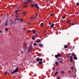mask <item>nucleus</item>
Here are the masks:
<instances>
[{
    "label": "nucleus",
    "mask_w": 79,
    "mask_h": 79,
    "mask_svg": "<svg viewBox=\"0 0 79 79\" xmlns=\"http://www.w3.org/2000/svg\"><path fill=\"white\" fill-rule=\"evenodd\" d=\"M32 0H25L23 2V4H26V3H28V2H32Z\"/></svg>",
    "instance_id": "f257e3e1"
},
{
    "label": "nucleus",
    "mask_w": 79,
    "mask_h": 79,
    "mask_svg": "<svg viewBox=\"0 0 79 79\" xmlns=\"http://www.w3.org/2000/svg\"><path fill=\"white\" fill-rule=\"evenodd\" d=\"M19 70H18V68L17 67L15 70V71H13V72H12L11 73V74H13L14 73H17V72H18Z\"/></svg>",
    "instance_id": "f03ea898"
},
{
    "label": "nucleus",
    "mask_w": 79,
    "mask_h": 79,
    "mask_svg": "<svg viewBox=\"0 0 79 79\" xmlns=\"http://www.w3.org/2000/svg\"><path fill=\"white\" fill-rule=\"evenodd\" d=\"M73 56H74V60H77V56H76V55L75 54H73Z\"/></svg>",
    "instance_id": "7ed1b4c3"
},
{
    "label": "nucleus",
    "mask_w": 79,
    "mask_h": 79,
    "mask_svg": "<svg viewBox=\"0 0 79 79\" xmlns=\"http://www.w3.org/2000/svg\"><path fill=\"white\" fill-rule=\"evenodd\" d=\"M69 57H70L71 62H72L73 60H73V57L72 56H69Z\"/></svg>",
    "instance_id": "20e7f679"
},
{
    "label": "nucleus",
    "mask_w": 79,
    "mask_h": 79,
    "mask_svg": "<svg viewBox=\"0 0 79 79\" xmlns=\"http://www.w3.org/2000/svg\"><path fill=\"white\" fill-rule=\"evenodd\" d=\"M30 47V49L32 50V49H33V47L32 46V45H31V44H29Z\"/></svg>",
    "instance_id": "39448f33"
},
{
    "label": "nucleus",
    "mask_w": 79,
    "mask_h": 79,
    "mask_svg": "<svg viewBox=\"0 0 79 79\" xmlns=\"http://www.w3.org/2000/svg\"><path fill=\"white\" fill-rule=\"evenodd\" d=\"M7 23H8V19L7 20V21H6V22L5 23V25L6 26H7Z\"/></svg>",
    "instance_id": "423d86ee"
},
{
    "label": "nucleus",
    "mask_w": 79,
    "mask_h": 79,
    "mask_svg": "<svg viewBox=\"0 0 79 79\" xmlns=\"http://www.w3.org/2000/svg\"><path fill=\"white\" fill-rule=\"evenodd\" d=\"M54 25L55 24H51V27H52V28H53V26H54Z\"/></svg>",
    "instance_id": "0eeeda50"
},
{
    "label": "nucleus",
    "mask_w": 79,
    "mask_h": 79,
    "mask_svg": "<svg viewBox=\"0 0 79 79\" xmlns=\"http://www.w3.org/2000/svg\"><path fill=\"white\" fill-rule=\"evenodd\" d=\"M42 63H43V62L42 61H40L39 62V64H40V65H41Z\"/></svg>",
    "instance_id": "6e6552de"
},
{
    "label": "nucleus",
    "mask_w": 79,
    "mask_h": 79,
    "mask_svg": "<svg viewBox=\"0 0 79 79\" xmlns=\"http://www.w3.org/2000/svg\"><path fill=\"white\" fill-rule=\"evenodd\" d=\"M43 26H44V23H41L40 24V27H43Z\"/></svg>",
    "instance_id": "1a4fd4ad"
},
{
    "label": "nucleus",
    "mask_w": 79,
    "mask_h": 79,
    "mask_svg": "<svg viewBox=\"0 0 79 79\" xmlns=\"http://www.w3.org/2000/svg\"><path fill=\"white\" fill-rule=\"evenodd\" d=\"M23 15H26V12H24L23 13Z\"/></svg>",
    "instance_id": "9d476101"
},
{
    "label": "nucleus",
    "mask_w": 79,
    "mask_h": 79,
    "mask_svg": "<svg viewBox=\"0 0 79 79\" xmlns=\"http://www.w3.org/2000/svg\"><path fill=\"white\" fill-rule=\"evenodd\" d=\"M12 24H16V22L15 21H12L11 22Z\"/></svg>",
    "instance_id": "9b49d317"
},
{
    "label": "nucleus",
    "mask_w": 79,
    "mask_h": 79,
    "mask_svg": "<svg viewBox=\"0 0 79 79\" xmlns=\"http://www.w3.org/2000/svg\"><path fill=\"white\" fill-rule=\"evenodd\" d=\"M27 6H28V5H25L23 6V8H26V7H27Z\"/></svg>",
    "instance_id": "f8f14e48"
},
{
    "label": "nucleus",
    "mask_w": 79,
    "mask_h": 79,
    "mask_svg": "<svg viewBox=\"0 0 79 79\" xmlns=\"http://www.w3.org/2000/svg\"><path fill=\"white\" fill-rule=\"evenodd\" d=\"M39 58H37L36 59L37 61H40V60Z\"/></svg>",
    "instance_id": "ddd939ff"
},
{
    "label": "nucleus",
    "mask_w": 79,
    "mask_h": 79,
    "mask_svg": "<svg viewBox=\"0 0 79 79\" xmlns=\"http://www.w3.org/2000/svg\"><path fill=\"white\" fill-rule=\"evenodd\" d=\"M68 48V46L66 45H64V48Z\"/></svg>",
    "instance_id": "4468645a"
},
{
    "label": "nucleus",
    "mask_w": 79,
    "mask_h": 79,
    "mask_svg": "<svg viewBox=\"0 0 79 79\" xmlns=\"http://www.w3.org/2000/svg\"><path fill=\"white\" fill-rule=\"evenodd\" d=\"M40 39H39L38 40V41H36V42L37 43H39V42H40Z\"/></svg>",
    "instance_id": "2eb2a0df"
},
{
    "label": "nucleus",
    "mask_w": 79,
    "mask_h": 79,
    "mask_svg": "<svg viewBox=\"0 0 79 79\" xmlns=\"http://www.w3.org/2000/svg\"><path fill=\"white\" fill-rule=\"evenodd\" d=\"M36 8L38 9V11H39V7L38 6H36Z\"/></svg>",
    "instance_id": "dca6fc26"
},
{
    "label": "nucleus",
    "mask_w": 79,
    "mask_h": 79,
    "mask_svg": "<svg viewBox=\"0 0 79 79\" xmlns=\"http://www.w3.org/2000/svg\"><path fill=\"white\" fill-rule=\"evenodd\" d=\"M39 46H40V47H42V46H43V44H39Z\"/></svg>",
    "instance_id": "f3484780"
},
{
    "label": "nucleus",
    "mask_w": 79,
    "mask_h": 79,
    "mask_svg": "<svg viewBox=\"0 0 79 79\" xmlns=\"http://www.w3.org/2000/svg\"><path fill=\"white\" fill-rule=\"evenodd\" d=\"M33 32L34 34H35V33H36V31H35V30H33Z\"/></svg>",
    "instance_id": "a211bd4d"
},
{
    "label": "nucleus",
    "mask_w": 79,
    "mask_h": 79,
    "mask_svg": "<svg viewBox=\"0 0 79 79\" xmlns=\"http://www.w3.org/2000/svg\"><path fill=\"white\" fill-rule=\"evenodd\" d=\"M69 22H70V21H69V20H68L67 22H66V23H67V24H69L68 23H69Z\"/></svg>",
    "instance_id": "6ab92c4d"
},
{
    "label": "nucleus",
    "mask_w": 79,
    "mask_h": 79,
    "mask_svg": "<svg viewBox=\"0 0 79 79\" xmlns=\"http://www.w3.org/2000/svg\"><path fill=\"white\" fill-rule=\"evenodd\" d=\"M55 58H57L58 57V56L57 55H55Z\"/></svg>",
    "instance_id": "aec40b11"
},
{
    "label": "nucleus",
    "mask_w": 79,
    "mask_h": 79,
    "mask_svg": "<svg viewBox=\"0 0 79 79\" xmlns=\"http://www.w3.org/2000/svg\"><path fill=\"white\" fill-rule=\"evenodd\" d=\"M5 30L6 31H8V28H6Z\"/></svg>",
    "instance_id": "412c9836"
},
{
    "label": "nucleus",
    "mask_w": 79,
    "mask_h": 79,
    "mask_svg": "<svg viewBox=\"0 0 79 79\" xmlns=\"http://www.w3.org/2000/svg\"><path fill=\"white\" fill-rule=\"evenodd\" d=\"M32 40H35V38L34 36H32Z\"/></svg>",
    "instance_id": "4be33fe9"
},
{
    "label": "nucleus",
    "mask_w": 79,
    "mask_h": 79,
    "mask_svg": "<svg viewBox=\"0 0 79 79\" xmlns=\"http://www.w3.org/2000/svg\"><path fill=\"white\" fill-rule=\"evenodd\" d=\"M34 6H36V7L37 6H38V4H34Z\"/></svg>",
    "instance_id": "5701e85b"
},
{
    "label": "nucleus",
    "mask_w": 79,
    "mask_h": 79,
    "mask_svg": "<svg viewBox=\"0 0 79 79\" xmlns=\"http://www.w3.org/2000/svg\"><path fill=\"white\" fill-rule=\"evenodd\" d=\"M33 45L34 46H36V45H37V44L35 43L33 44Z\"/></svg>",
    "instance_id": "b1692460"
},
{
    "label": "nucleus",
    "mask_w": 79,
    "mask_h": 79,
    "mask_svg": "<svg viewBox=\"0 0 79 79\" xmlns=\"http://www.w3.org/2000/svg\"><path fill=\"white\" fill-rule=\"evenodd\" d=\"M62 19H65V17H64V16H62Z\"/></svg>",
    "instance_id": "393cba45"
},
{
    "label": "nucleus",
    "mask_w": 79,
    "mask_h": 79,
    "mask_svg": "<svg viewBox=\"0 0 79 79\" xmlns=\"http://www.w3.org/2000/svg\"><path fill=\"white\" fill-rule=\"evenodd\" d=\"M32 50H31V49H30L28 51V53H29V52H31Z\"/></svg>",
    "instance_id": "a878e982"
},
{
    "label": "nucleus",
    "mask_w": 79,
    "mask_h": 79,
    "mask_svg": "<svg viewBox=\"0 0 79 79\" xmlns=\"http://www.w3.org/2000/svg\"><path fill=\"white\" fill-rule=\"evenodd\" d=\"M57 56H59V57H60L61 55H60V54H57Z\"/></svg>",
    "instance_id": "bb28decb"
},
{
    "label": "nucleus",
    "mask_w": 79,
    "mask_h": 79,
    "mask_svg": "<svg viewBox=\"0 0 79 79\" xmlns=\"http://www.w3.org/2000/svg\"><path fill=\"white\" fill-rule=\"evenodd\" d=\"M19 20V19L18 18H17L16 19H15V21H16V20Z\"/></svg>",
    "instance_id": "cd10ccee"
},
{
    "label": "nucleus",
    "mask_w": 79,
    "mask_h": 79,
    "mask_svg": "<svg viewBox=\"0 0 79 79\" xmlns=\"http://www.w3.org/2000/svg\"><path fill=\"white\" fill-rule=\"evenodd\" d=\"M74 77V79H79V78H77V77Z\"/></svg>",
    "instance_id": "c85d7f7f"
},
{
    "label": "nucleus",
    "mask_w": 79,
    "mask_h": 79,
    "mask_svg": "<svg viewBox=\"0 0 79 79\" xmlns=\"http://www.w3.org/2000/svg\"><path fill=\"white\" fill-rule=\"evenodd\" d=\"M76 5H77V6H79V3H76Z\"/></svg>",
    "instance_id": "c756f323"
},
{
    "label": "nucleus",
    "mask_w": 79,
    "mask_h": 79,
    "mask_svg": "<svg viewBox=\"0 0 79 79\" xmlns=\"http://www.w3.org/2000/svg\"><path fill=\"white\" fill-rule=\"evenodd\" d=\"M55 64H56V65H58V62H56Z\"/></svg>",
    "instance_id": "7c9ffc66"
},
{
    "label": "nucleus",
    "mask_w": 79,
    "mask_h": 79,
    "mask_svg": "<svg viewBox=\"0 0 79 79\" xmlns=\"http://www.w3.org/2000/svg\"><path fill=\"white\" fill-rule=\"evenodd\" d=\"M7 73H8V72L6 71V73H4L5 75H6V74H7Z\"/></svg>",
    "instance_id": "2f4dec72"
},
{
    "label": "nucleus",
    "mask_w": 79,
    "mask_h": 79,
    "mask_svg": "<svg viewBox=\"0 0 79 79\" xmlns=\"http://www.w3.org/2000/svg\"><path fill=\"white\" fill-rule=\"evenodd\" d=\"M18 10H16L15 11V13L16 14L18 13Z\"/></svg>",
    "instance_id": "473e14b6"
},
{
    "label": "nucleus",
    "mask_w": 79,
    "mask_h": 79,
    "mask_svg": "<svg viewBox=\"0 0 79 79\" xmlns=\"http://www.w3.org/2000/svg\"><path fill=\"white\" fill-rule=\"evenodd\" d=\"M57 73H58V72H56L55 73V75H56L57 74Z\"/></svg>",
    "instance_id": "72a5a7b5"
},
{
    "label": "nucleus",
    "mask_w": 79,
    "mask_h": 79,
    "mask_svg": "<svg viewBox=\"0 0 79 79\" xmlns=\"http://www.w3.org/2000/svg\"><path fill=\"white\" fill-rule=\"evenodd\" d=\"M27 45V44H26V43H24L23 44V45H25V46H26Z\"/></svg>",
    "instance_id": "f704fd0d"
},
{
    "label": "nucleus",
    "mask_w": 79,
    "mask_h": 79,
    "mask_svg": "<svg viewBox=\"0 0 79 79\" xmlns=\"http://www.w3.org/2000/svg\"><path fill=\"white\" fill-rule=\"evenodd\" d=\"M31 7L32 8H33V7L34 6V5H33L32 4H31Z\"/></svg>",
    "instance_id": "c9c22d12"
},
{
    "label": "nucleus",
    "mask_w": 79,
    "mask_h": 79,
    "mask_svg": "<svg viewBox=\"0 0 79 79\" xmlns=\"http://www.w3.org/2000/svg\"><path fill=\"white\" fill-rule=\"evenodd\" d=\"M40 60L42 61L43 60V59H42V58L40 59Z\"/></svg>",
    "instance_id": "e433bc0d"
},
{
    "label": "nucleus",
    "mask_w": 79,
    "mask_h": 79,
    "mask_svg": "<svg viewBox=\"0 0 79 79\" xmlns=\"http://www.w3.org/2000/svg\"><path fill=\"white\" fill-rule=\"evenodd\" d=\"M74 25H76V23H73L72 25V26H74Z\"/></svg>",
    "instance_id": "4c0bfd02"
},
{
    "label": "nucleus",
    "mask_w": 79,
    "mask_h": 79,
    "mask_svg": "<svg viewBox=\"0 0 79 79\" xmlns=\"http://www.w3.org/2000/svg\"><path fill=\"white\" fill-rule=\"evenodd\" d=\"M53 14H52L50 15V16H53Z\"/></svg>",
    "instance_id": "58836bf2"
},
{
    "label": "nucleus",
    "mask_w": 79,
    "mask_h": 79,
    "mask_svg": "<svg viewBox=\"0 0 79 79\" xmlns=\"http://www.w3.org/2000/svg\"><path fill=\"white\" fill-rule=\"evenodd\" d=\"M39 56H41V54H39Z\"/></svg>",
    "instance_id": "ea45409f"
},
{
    "label": "nucleus",
    "mask_w": 79,
    "mask_h": 79,
    "mask_svg": "<svg viewBox=\"0 0 79 79\" xmlns=\"http://www.w3.org/2000/svg\"><path fill=\"white\" fill-rule=\"evenodd\" d=\"M71 69H74V68L73 67H72L71 68Z\"/></svg>",
    "instance_id": "a19ab883"
},
{
    "label": "nucleus",
    "mask_w": 79,
    "mask_h": 79,
    "mask_svg": "<svg viewBox=\"0 0 79 79\" xmlns=\"http://www.w3.org/2000/svg\"><path fill=\"white\" fill-rule=\"evenodd\" d=\"M57 79H60V77H57Z\"/></svg>",
    "instance_id": "79ce46f5"
},
{
    "label": "nucleus",
    "mask_w": 79,
    "mask_h": 79,
    "mask_svg": "<svg viewBox=\"0 0 79 79\" xmlns=\"http://www.w3.org/2000/svg\"><path fill=\"white\" fill-rule=\"evenodd\" d=\"M20 21L21 22H23V20L22 19L21 20H20Z\"/></svg>",
    "instance_id": "37998d69"
},
{
    "label": "nucleus",
    "mask_w": 79,
    "mask_h": 79,
    "mask_svg": "<svg viewBox=\"0 0 79 79\" xmlns=\"http://www.w3.org/2000/svg\"><path fill=\"white\" fill-rule=\"evenodd\" d=\"M27 32H28V33H30V32H31V31H27Z\"/></svg>",
    "instance_id": "c03bdc74"
},
{
    "label": "nucleus",
    "mask_w": 79,
    "mask_h": 79,
    "mask_svg": "<svg viewBox=\"0 0 79 79\" xmlns=\"http://www.w3.org/2000/svg\"><path fill=\"white\" fill-rule=\"evenodd\" d=\"M30 19H33V17H30Z\"/></svg>",
    "instance_id": "a18cd8bd"
},
{
    "label": "nucleus",
    "mask_w": 79,
    "mask_h": 79,
    "mask_svg": "<svg viewBox=\"0 0 79 79\" xmlns=\"http://www.w3.org/2000/svg\"><path fill=\"white\" fill-rule=\"evenodd\" d=\"M50 24H51V23H48V25H50Z\"/></svg>",
    "instance_id": "49530a36"
},
{
    "label": "nucleus",
    "mask_w": 79,
    "mask_h": 79,
    "mask_svg": "<svg viewBox=\"0 0 79 79\" xmlns=\"http://www.w3.org/2000/svg\"><path fill=\"white\" fill-rule=\"evenodd\" d=\"M61 73H63H63H64V72H63V71H62L61 72Z\"/></svg>",
    "instance_id": "de8ad7c7"
},
{
    "label": "nucleus",
    "mask_w": 79,
    "mask_h": 79,
    "mask_svg": "<svg viewBox=\"0 0 79 79\" xmlns=\"http://www.w3.org/2000/svg\"><path fill=\"white\" fill-rule=\"evenodd\" d=\"M35 35H36V36H38V35L37 34H35Z\"/></svg>",
    "instance_id": "09e8293b"
},
{
    "label": "nucleus",
    "mask_w": 79,
    "mask_h": 79,
    "mask_svg": "<svg viewBox=\"0 0 79 79\" xmlns=\"http://www.w3.org/2000/svg\"><path fill=\"white\" fill-rule=\"evenodd\" d=\"M21 53H23V51H21Z\"/></svg>",
    "instance_id": "8fccbe9b"
},
{
    "label": "nucleus",
    "mask_w": 79,
    "mask_h": 79,
    "mask_svg": "<svg viewBox=\"0 0 79 79\" xmlns=\"http://www.w3.org/2000/svg\"><path fill=\"white\" fill-rule=\"evenodd\" d=\"M71 71H69L68 72V73H71Z\"/></svg>",
    "instance_id": "3c124183"
},
{
    "label": "nucleus",
    "mask_w": 79,
    "mask_h": 79,
    "mask_svg": "<svg viewBox=\"0 0 79 79\" xmlns=\"http://www.w3.org/2000/svg\"><path fill=\"white\" fill-rule=\"evenodd\" d=\"M2 31H0V33H2Z\"/></svg>",
    "instance_id": "603ef678"
},
{
    "label": "nucleus",
    "mask_w": 79,
    "mask_h": 79,
    "mask_svg": "<svg viewBox=\"0 0 79 79\" xmlns=\"http://www.w3.org/2000/svg\"><path fill=\"white\" fill-rule=\"evenodd\" d=\"M60 62L61 63H63V62H62V61H61V60L60 61Z\"/></svg>",
    "instance_id": "864d4df0"
},
{
    "label": "nucleus",
    "mask_w": 79,
    "mask_h": 79,
    "mask_svg": "<svg viewBox=\"0 0 79 79\" xmlns=\"http://www.w3.org/2000/svg\"><path fill=\"white\" fill-rule=\"evenodd\" d=\"M30 24V23H27V24Z\"/></svg>",
    "instance_id": "5fc2aeb1"
},
{
    "label": "nucleus",
    "mask_w": 79,
    "mask_h": 79,
    "mask_svg": "<svg viewBox=\"0 0 79 79\" xmlns=\"http://www.w3.org/2000/svg\"><path fill=\"white\" fill-rule=\"evenodd\" d=\"M55 69V68H54L53 69V70H54Z\"/></svg>",
    "instance_id": "6e6d98bb"
},
{
    "label": "nucleus",
    "mask_w": 79,
    "mask_h": 79,
    "mask_svg": "<svg viewBox=\"0 0 79 79\" xmlns=\"http://www.w3.org/2000/svg\"><path fill=\"white\" fill-rule=\"evenodd\" d=\"M10 22H11L12 21V20H10Z\"/></svg>",
    "instance_id": "4d7b16f0"
},
{
    "label": "nucleus",
    "mask_w": 79,
    "mask_h": 79,
    "mask_svg": "<svg viewBox=\"0 0 79 79\" xmlns=\"http://www.w3.org/2000/svg\"><path fill=\"white\" fill-rule=\"evenodd\" d=\"M35 16H37V14H35Z\"/></svg>",
    "instance_id": "13d9d810"
},
{
    "label": "nucleus",
    "mask_w": 79,
    "mask_h": 79,
    "mask_svg": "<svg viewBox=\"0 0 79 79\" xmlns=\"http://www.w3.org/2000/svg\"><path fill=\"white\" fill-rule=\"evenodd\" d=\"M77 13H79V11L77 12Z\"/></svg>",
    "instance_id": "bf43d9fd"
},
{
    "label": "nucleus",
    "mask_w": 79,
    "mask_h": 79,
    "mask_svg": "<svg viewBox=\"0 0 79 79\" xmlns=\"http://www.w3.org/2000/svg\"><path fill=\"white\" fill-rule=\"evenodd\" d=\"M15 17H16V18H17V17H18V16H17H17L16 15V16H15Z\"/></svg>",
    "instance_id": "052dcab7"
},
{
    "label": "nucleus",
    "mask_w": 79,
    "mask_h": 79,
    "mask_svg": "<svg viewBox=\"0 0 79 79\" xmlns=\"http://www.w3.org/2000/svg\"><path fill=\"white\" fill-rule=\"evenodd\" d=\"M21 11V10H18V11Z\"/></svg>",
    "instance_id": "680f3d73"
},
{
    "label": "nucleus",
    "mask_w": 79,
    "mask_h": 79,
    "mask_svg": "<svg viewBox=\"0 0 79 79\" xmlns=\"http://www.w3.org/2000/svg\"><path fill=\"white\" fill-rule=\"evenodd\" d=\"M69 27H71V26H69Z\"/></svg>",
    "instance_id": "e2e57ef3"
},
{
    "label": "nucleus",
    "mask_w": 79,
    "mask_h": 79,
    "mask_svg": "<svg viewBox=\"0 0 79 79\" xmlns=\"http://www.w3.org/2000/svg\"><path fill=\"white\" fill-rule=\"evenodd\" d=\"M46 32V31H44V33H45V32Z\"/></svg>",
    "instance_id": "0e129e2a"
},
{
    "label": "nucleus",
    "mask_w": 79,
    "mask_h": 79,
    "mask_svg": "<svg viewBox=\"0 0 79 79\" xmlns=\"http://www.w3.org/2000/svg\"><path fill=\"white\" fill-rule=\"evenodd\" d=\"M25 29V28H23V30H24Z\"/></svg>",
    "instance_id": "69168bd1"
},
{
    "label": "nucleus",
    "mask_w": 79,
    "mask_h": 79,
    "mask_svg": "<svg viewBox=\"0 0 79 79\" xmlns=\"http://www.w3.org/2000/svg\"><path fill=\"white\" fill-rule=\"evenodd\" d=\"M20 20H21L22 19H21V18H20Z\"/></svg>",
    "instance_id": "338daca9"
},
{
    "label": "nucleus",
    "mask_w": 79,
    "mask_h": 79,
    "mask_svg": "<svg viewBox=\"0 0 79 79\" xmlns=\"http://www.w3.org/2000/svg\"><path fill=\"white\" fill-rule=\"evenodd\" d=\"M16 15H18V14H16Z\"/></svg>",
    "instance_id": "774afa93"
}]
</instances>
